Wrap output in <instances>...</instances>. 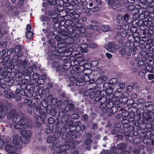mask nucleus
Listing matches in <instances>:
<instances>
[{
    "label": "nucleus",
    "mask_w": 154,
    "mask_h": 154,
    "mask_svg": "<svg viewBox=\"0 0 154 154\" xmlns=\"http://www.w3.org/2000/svg\"><path fill=\"white\" fill-rule=\"evenodd\" d=\"M137 121H135L134 123V125L138 127L139 129H141V132L139 134V137L141 138L144 137L151 135L152 132L149 131L148 128L152 131L150 128L149 125L152 124L151 122L154 121V117L153 119L152 116H138ZM153 130H152L153 131Z\"/></svg>",
    "instance_id": "1"
},
{
    "label": "nucleus",
    "mask_w": 154,
    "mask_h": 154,
    "mask_svg": "<svg viewBox=\"0 0 154 154\" xmlns=\"http://www.w3.org/2000/svg\"><path fill=\"white\" fill-rule=\"evenodd\" d=\"M63 128L66 130L69 129V131L64 133L63 135L61 136V138L63 141L68 143L72 140L75 139L77 137L76 134H74V131H76L77 127L74 123L73 120L66 122L64 124Z\"/></svg>",
    "instance_id": "2"
},
{
    "label": "nucleus",
    "mask_w": 154,
    "mask_h": 154,
    "mask_svg": "<svg viewBox=\"0 0 154 154\" xmlns=\"http://www.w3.org/2000/svg\"><path fill=\"white\" fill-rule=\"evenodd\" d=\"M59 122L57 121L56 125L55 131L53 134V137L54 139L59 138L60 136L62 134L63 135L64 133H66V130L63 127L59 126Z\"/></svg>",
    "instance_id": "3"
},
{
    "label": "nucleus",
    "mask_w": 154,
    "mask_h": 154,
    "mask_svg": "<svg viewBox=\"0 0 154 154\" xmlns=\"http://www.w3.org/2000/svg\"><path fill=\"white\" fill-rule=\"evenodd\" d=\"M28 116H7V118H12L13 121L15 123L23 122L29 123V120L27 118Z\"/></svg>",
    "instance_id": "4"
},
{
    "label": "nucleus",
    "mask_w": 154,
    "mask_h": 154,
    "mask_svg": "<svg viewBox=\"0 0 154 154\" xmlns=\"http://www.w3.org/2000/svg\"><path fill=\"white\" fill-rule=\"evenodd\" d=\"M106 48L108 51L111 52H114L116 50L120 48V46L118 45L115 44L114 42H109L107 43L105 45Z\"/></svg>",
    "instance_id": "5"
},
{
    "label": "nucleus",
    "mask_w": 154,
    "mask_h": 154,
    "mask_svg": "<svg viewBox=\"0 0 154 154\" xmlns=\"http://www.w3.org/2000/svg\"><path fill=\"white\" fill-rule=\"evenodd\" d=\"M63 43L62 41H59L58 42V47L61 48H60L58 51H55L53 52L52 55L54 56H66L65 55L66 52H65V50L64 48L62 49L63 48L64 46L62 45H60L61 44Z\"/></svg>",
    "instance_id": "6"
},
{
    "label": "nucleus",
    "mask_w": 154,
    "mask_h": 154,
    "mask_svg": "<svg viewBox=\"0 0 154 154\" xmlns=\"http://www.w3.org/2000/svg\"><path fill=\"white\" fill-rule=\"evenodd\" d=\"M141 138H142V140L144 144H149L151 143V145L154 146V135L153 134Z\"/></svg>",
    "instance_id": "7"
},
{
    "label": "nucleus",
    "mask_w": 154,
    "mask_h": 154,
    "mask_svg": "<svg viewBox=\"0 0 154 154\" xmlns=\"http://www.w3.org/2000/svg\"><path fill=\"white\" fill-rule=\"evenodd\" d=\"M99 88L98 86H96L92 89L90 88V89L87 91L85 92V94L87 95L90 94L91 98H93L95 97L96 94L98 92Z\"/></svg>",
    "instance_id": "8"
},
{
    "label": "nucleus",
    "mask_w": 154,
    "mask_h": 154,
    "mask_svg": "<svg viewBox=\"0 0 154 154\" xmlns=\"http://www.w3.org/2000/svg\"><path fill=\"white\" fill-rule=\"evenodd\" d=\"M50 17L51 18L53 19V21L55 23L54 26L56 28H59L60 25H63L64 24H65L66 25H67L66 24V22H64L63 21L61 22L62 20V18L59 17L57 18L56 17H52V15H50Z\"/></svg>",
    "instance_id": "9"
},
{
    "label": "nucleus",
    "mask_w": 154,
    "mask_h": 154,
    "mask_svg": "<svg viewBox=\"0 0 154 154\" xmlns=\"http://www.w3.org/2000/svg\"><path fill=\"white\" fill-rule=\"evenodd\" d=\"M91 67V65L90 63H85L83 65H80L79 66V70H82L83 72L84 73V75H88L89 73L85 72L86 71H89L90 70V69Z\"/></svg>",
    "instance_id": "10"
},
{
    "label": "nucleus",
    "mask_w": 154,
    "mask_h": 154,
    "mask_svg": "<svg viewBox=\"0 0 154 154\" xmlns=\"http://www.w3.org/2000/svg\"><path fill=\"white\" fill-rule=\"evenodd\" d=\"M100 95L96 97L95 99V101L97 102L98 101H101L104 99H106L105 96L106 93L104 90H101L99 93Z\"/></svg>",
    "instance_id": "11"
},
{
    "label": "nucleus",
    "mask_w": 154,
    "mask_h": 154,
    "mask_svg": "<svg viewBox=\"0 0 154 154\" xmlns=\"http://www.w3.org/2000/svg\"><path fill=\"white\" fill-rule=\"evenodd\" d=\"M25 123V122H19L14 125V127L17 129H20L22 128H26L28 127V123Z\"/></svg>",
    "instance_id": "12"
},
{
    "label": "nucleus",
    "mask_w": 154,
    "mask_h": 154,
    "mask_svg": "<svg viewBox=\"0 0 154 154\" xmlns=\"http://www.w3.org/2000/svg\"><path fill=\"white\" fill-rule=\"evenodd\" d=\"M118 96H114L113 97L112 99V101L116 105H118L122 103L121 98L119 96H120V94L117 92Z\"/></svg>",
    "instance_id": "13"
},
{
    "label": "nucleus",
    "mask_w": 154,
    "mask_h": 154,
    "mask_svg": "<svg viewBox=\"0 0 154 154\" xmlns=\"http://www.w3.org/2000/svg\"><path fill=\"white\" fill-rule=\"evenodd\" d=\"M20 133L21 134L26 138H29L31 137L32 135L31 131L26 130H20Z\"/></svg>",
    "instance_id": "14"
},
{
    "label": "nucleus",
    "mask_w": 154,
    "mask_h": 154,
    "mask_svg": "<svg viewBox=\"0 0 154 154\" xmlns=\"http://www.w3.org/2000/svg\"><path fill=\"white\" fill-rule=\"evenodd\" d=\"M74 107V105L72 103L68 104L66 107L62 110V112L66 113L67 112H69L72 110Z\"/></svg>",
    "instance_id": "15"
},
{
    "label": "nucleus",
    "mask_w": 154,
    "mask_h": 154,
    "mask_svg": "<svg viewBox=\"0 0 154 154\" xmlns=\"http://www.w3.org/2000/svg\"><path fill=\"white\" fill-rule=\"evenodd\" d=\"M107 80L108 78L107 76L103 75L98 77L97 79L96 82L98 85H100Z\"/></svg>",
    "instance_id": "16"
},
{
    "label": "nucleus",
    "mask_w": 154,
    "mask_h": 154,
    "mask_svg": "<svg viewBox=\"0 0 154 154\" xmlns=\"http://www.w3.org/2000/svg\"><path fill=\"white\" fill-rule=\"evenodd\" d=\"M70 146L68 144H66L61 146L59 148V151H61L63 154L67 153L66 150L69 149Z\"/></svg>",
    "instance_id": "17"
},
{
    "label": "nucleus",
    "mask_w": 154,
    "mask_h": 154,
    "mask_svg": "<svg viewBox=\"0 0 154 154\" xmlns=\"http://www.w3.org/2000/svg\"><path fill=\"white\" fill-rule=\"evenodd\" d=\"M106 1L108 2V4L111 6L112 7L115 9V8H117L118 6V2L115 0H106Z\"/></svg>",
    "instance_id": "18"
},
{
    "label": "nucleus",
    "mask_w": 154,
    "mask_h": 154,
    "mask_svg": "<svg viewBox=\"0 0 154 154\" xmlns=\"http://www.w3.org/2000/svg\"><path fill=\"white\" fill-rule=\"evenodd\" d=\"M127 117V116H122L123 120L122 121L121 123L123 125V128H127V129L130 125L128 122Z\"/></svg>",
    "instance_id": "19"
},
{
    "label": "nucleus",
    "mask_w": 154,
    "mask_h": 154,
    "mask_svg": "<svg viewBox=\"0 0 154 154\" xmlns=\"http://www.w3.org/2000/svg\"><path fill=\"white\" fill-rule=\"evenodd\" d=\"M109 99L106 100V99H104L101 101H100V104L99 105L100 108H105L107 106V105L109 104Z\"/></svg>",
    "instance_id": "20"
},
{
    "label": "nucleus",
    "mask_w": 154,
    "mask_h": 154,
    "mask_svg": "<svg viewBox=\"0 0 154 154\" xmlns=\"http://www.w3.org/2000/svg\"><path fill=\"white\" fill-rule=\"evenodd\" d=\"M5 149L10 154L15 152V148L12 145H6L5 146Z\"/></svg>",
    "instance_id": "21"
},
{
    "label": "nucleus",
    "mask_w": 154,
    "mask_h": 154,
    "mask_svg": "<svg viewBox=\"0 0 154 154\" xmlns=\"http://www.w3.org/2000/svg\"><path fill=\"white\" fill-rule=\"evenodd\" d=\"M123 21L124 22H126L127 23L129 24L131 22L132 19L129 15L126 14L123 16Z\"/></svg>",
    "instance_id": "22"
},
{
    "label": "nucleus",
    "mask_w": 154,
    "mask_h": 154,
    "mask_svg": "<svg viewBox=\"0 0 154 154\" xmlns=\"http://www.w3.org/2000/svg\"><path fill=\"white\" fill-rule=\"evenodd\" d=\"M57 116V117L55 121V120L54 118L51 117L48 118V124L51 125L52 126H54V124L55 125V124H56L57 121L58 120L59 121V119H58V118H60V116Z\"/></svg>",
    "instance_id": "23"
},
{
    "label": "nucleus",
    "mask_w": 154,
    "mask_h": 154,
    "mask_svg": "<svg viewBox=\"0 0 154 154\" xmlns=\"http://www.w3.org/2000/svg\"><path fill=\"white\" fill-rule=\"evenodd\" d=\"M13 142L14 144L16 146H18L19 149L22 146L20 144H19L20 140L17 137L14 136L13 137Z\"/></svg>",
    "instance_id": "24"
},
{
    "label": "nucleus",
    "mask_w": 154,
    "mask_h": 154,
    "mask_svg": "<svg viewBox=\"0 0 154 154\" xmlns=\"http://www.w3.org/2000/svg\"><path fill=\"white\" fill-rule=\"evenodd\" d=\"M124 135L125 136V138L129 141H131L133 139V137L131 135V132L129 131L124 132Z\"/></svg>",
    "instance_id": "25"
},
{
    "label": "nucleus",
    "mask_w": 154,
    "mask_h": 154,
    "mask_svg": "<svg viewBox=\"0 0 154 154\" xmlns=\"http://www.w3.org/2000/svg\"><path fill=\"white\" fill-rule=\"evenodd\" d=\"M71 67V63L69 62H65L63 66L61 65V68L65 70L68 69Z\"/></svg>",
    "instance_id": "26"
},
{
    "label": "nucleus",
    "mask_w": 154,
    "mask_h": 154,
    "mask_svg": "<svg viewBox=\"0 0 154 154\" xmlns=\"http://www.w3.org/2000/svg\"><path fill=\"white\" fill-rule=\"evenodd\" d=\"M62 33L64 35L67 36L70 38H73L75 36V34L73 33V32L63 31Z\"/></svg>",
    "instance_id": "27"
},
{
    "label": "nucleus",
    "mask_w": 154,
    "mask_h": 154,
    "mask_svg": "<svg viewBox=\"0 0 154 154\" xmlns=\"http://www.w3.org/2000/svg\"><path fill=\"white\" fill-rule=\"evenodd\" d=\"M88 45L86 44H82L80 47V51L82 52L86 53L88 51V50L87 48Z\"/></svg>",
    "instance_id": "28"
},
{
    "label": "nucleus",
    "mask_w": 154,
    "mask_h": 154,
    "mask_svg": "<svg viewBox=\"0 0 154 154\" xmlns=\"http://www.w3.org/2000/svg\"><path fill=\"white\" fill-rule=\"evenodd\" d=\"M67 29L69 32H74L75 31V24L72 23L70 25H68Z\"/></svg>",
    "instance_id": "29"
},
{
    "label": "nucleus",
    "mask_w": 154,
    "mask_h": 154,
    "mask_svg": "<svg viewBox=\"0 0 154 154\" xmlns=\"http://www.w3.org/2000/svg\"><path fill=\"white\" fill-rule=\"evenodd\" d=\"M127 147V145L124 143H120L117 145V148L121 150L125 149Z\"/></svg>",
    "instance_id": "30"
},
{
    "label": "nucleus",
    "mask_w": 154,
    "mask_h": 154,
    "mask_svg": "<svg viewBox=\"0 0 154 154\" xmlns=\"http://www.w3.org/2000/svg\"><path fill=\"white\" fill-rule=\"evenodd\" d=\"M7 113V111L4 108V106H0V116H5Z\"/></svg>",
    "instance_id": "31"
},
{
    "label": "nucleus",
    "mask_w": 154,
    "mask_h": 154,
    "mask_svg": "<svg viewBox=\"0 0 154 154\" xmlns=\"http://www.w3.org/2000/svg\"><path fill=\"white\" fill-rule=\"evenodd\" d=\"M77 69L80 70L79 66L75 65L72 67V69L70 70L69 73L70 74L72 75L75 74L76 71H77Z\"/></svg>",
    "instance_id": "32"
},
{
    "label": "nucleus",
    "mask_w": 154,
    "mask_h": 154,
    "mask_svg": "<svg viewBox=\"0 0 154 154\" xmlns=\"http://www.w3.org/2000/svg\"><path fill=\"white\" fill-rule=\"evenodd\" d=\"M85 75V76H81L82 77V78L83 79V80L84 82H87L88 81H89V82L90 83H92L94 82L93 81H92V82H90V78L88 76V75Z\"/></svg>",
    "instance_id": "33"
},
{
    "label": "nucleus",
    "mask_w": 154,
    "mask_h": 154,
    "mask_svg": "<svg viewBox=\"0 0 154 154\" xmlns=\"http://www.w3.org/2000/svg\"><path fill=\"white\" fill-rule=\"evenodd\" d=\"M4 96L9 99L14 98L15 97L14 94L12 92H10L8 94H5Z\"/></svg>",
    "instance_id": "34"
},
{
    "label": "nucleus",
    "mask_w": 154,
    "mask_h": 154,
    "mask_svg": "<svg viewBox=\"0 0 154 154\" xmlns=\"http://www.w3.org/2000/svg\"><path fill=\"white\" fill-rule=\"evenodd\" d=\"M33 70V68L32 66L28 67L25 70L24 72L25 73H26L28 75H30L31 73L32 72Z\"/></svg>",
    "instance_id": "35"
},
{
    "label": "nucleus",
    "mask_w": 154,
    "mask_h": 154,
    "mask_svg": "<svg viewBox=\"0 0 154 154\" xmlns=\"http://www.w3.org/2000/svg\"><path fill=\"white\" fill-rule=\"evenodd\" d=\"M135 137L133 139V142L134 143L139 144L142 141V138L140 139L141 137Z\"/></svg>",
    "instance_id": "36"
},
{
    "label": "nucleus",
    "mask_w": 154,
    "mask_h": 154,
    "mask_svg": "<svg viewBox=\"0 0 154 154\" xmlns=\"http://www.w3.org/2000/svg\"><path fill=\"white\" fill-rule=\"evenodd\" d=\"M44 79L42 78L38 79L37 81L38 84L39 85H42L45 83L44 79H46V77L45 75H44Z\"/></svg>",
    "instance_id": "37"
},
{
    "label": "nucleus",
    "mask_w": 154,
    "mask_h": 154,
    "mask_svg": "<svg viewBox=\"0 0 154 154\" xmlns=\"http://www.w3.org/2000/svg\"><path fill=\"white\" fill-rule=\"evenodd\" d=\"M101 29L104 32H107L110 31L111 29V28L109 26L105 25L102 26Z\"/></svg>",
    "instance_id": "38"
},
{
    "label": "nucleus",
    "mask_w": 154,
    "mask_h": 154,
    "mask_svg": "<svg viewBox=\"0 0 154 154\" xmlns=\"http://www.w3.org/2000/svg\"><path fill=\"white\" fill-rule=\"evenodd\" d=\"M117 82V80L116 79L113 78L109 80L108 84L110 85H115Z\"/></svg>",
    "instance_id": "39"
},
{
    "label": "nucleus",
    "mask_w": 154,
    "mask_h": 154,
    "mask_svg": "<svg viewBox=\"0 0 154 154\" xmlns=\"http://www.w3.org/2000/svg\"><path fill=\"white\" fill-rule=\"evenodd\" d=\"M135 116H127V119L128 122V123L129 122H134L133 123V124H134V122L136 121L134 120Z\"/></svg>",
    "instance_id": "40"
},
{
    "label": "nucleus",
    "mask_w": 154,
    "mask_h": 154,
    "mask_svg": "<svg viewBox=\"0 0 154 154\" xmlns=\"http://www.w3.org/2000/svg\"><path fill=\"white\" fill-rule=\"evenodd\" d=\"M35 113L36 116H39V114H40L41 112L40 107L38 108H35L33 109Z\"/></svg>",
    "instance_id": "41"
},
{
    "label": "nucleus",
    "mask_w": 154,
    "mask_h": 154,
    "mask_svg": "<svg viewBox=\"0 0 154 154\" xmlns=\"http://www.w3.org/2000/svg\"><path fill=\"white\" fill-rule=\"evenodd\" d=\"M134 101L133 99H130L127 100L126 104L127 106H130L133 105L134 104Z\"/></svg>",
    "instance_id": "42"
},
{
    "label": "nucleus",
    "mask_w": 154,
    "mask_h": 154,
    "mask_svg": "<svg viewBox=\"0 0 154 154\" xmlns=\"http://www.w3.org/2000/svg\"><path fill=\"white\" fill-rule=\"evenodd\" d=\"M32 32L27 31L26 34V37L28 39H30L32 37Z\"/></svg>",
    "instance_id": "43"
},
{
    "label": "nucleus",
    "mask_w": 154,
    "mask_h": 154,
    "mask_svg": "<svg viewBox=\"0 0 154 154\" xmlns=\"http://www.w3.org/2000/svg\"><path fill=\"white\" fill-rule=\"evenodd\" d=\"M63 102L62 100H60L57 102L56 103V106H55V107H57V109L58 110H60V109L61 107L62 106Z\"/></svg>",
    "instance_id": "44"
},
{
    "label": "nucleus",
    "mask_w": 154,
    "mask_h": 154,
    "mask_svg": "<svg viewBox=\"0 0 154 154\" xmlns=\"http://www.w3.org/2000/svg\"><path fill=\"white\" fill-rule=\"evenodd\" d=\"M145 7H141V8L139 9V12L140 14H144L145 12L146 11V9Z\"/></svg>",
    "instance_id": "45"
},
{
    "label": "nucleus",
    "mask_w": 154,
    "mask_h": 154,
    "mask_svg": "<svg viewBox=\"0 0 154 154\" xmlns=\"http://www.w3.org/2000/svg\"><path fill=\"white\" fill-rule=\"evenodd\" d=\"M140 2L141 3H143L145 6V7H146V5L147 6V5L145 4V3L147 2L148 3H150L153 1V0H150V2H149L148 0H139Z\"/></svg>",
    "instance_id": "46"
},
{
    "label": "nucleus",
    "mask_w": 154,
    "mask_h": 154,
    "mask_svg": "<svg viewBox=\"0 0 154 154\" xmlns=\"http://www.w3.org/2000/svg\"><path fill=\"white\" fill-rule=\"evenodd\" d=\"M21 49V47L20 45L16 46L14 48V52L17 54L20 52Z\"/></svg>",
    "instance_id": "47"
},
{
    "label": "nucleus",
    "mask_w": 154,
    "mask_h": 154,
    "mask_svg": "<svg viewBox=\"0 0 154 154\" xmlns=\"http://www.w3.org/2000/svg\"><path fill=\"white\" fill-rule=\"evenodd\" d=\"M41 104L42 106L44 108H46L48 107V102L45 100H43L42 101Z\"/></svg>",
    "instance_id": "48"
},
{
    "label": "nucleus",
    "mask_w": 154,
    "mask_h": 154,
    "mask_svg": "<svg viewBox=\"0 0 154 154\" xmlns=\"http://www.w3.org/2000/svg\"><path fill=\"white\" fill-rule=\"evenodd\" d=\"M32 78L34 80L38 79L40 77V75L37 73H34L32 76Z\"/></svg>",
    "instance_id": "49"
},
{
    "label": "nucleus",
    "mask_w": 154,
    "mask_h": 154,
    "mask_svg": "<svg viewBox=\"0 0 154 154\" xmlns=\"http://www.w3.org/2000/svg\"><path fill=\"white\" fill-rule=\"evenodd\" d=\"M63 0H56V4L60 6H63L64 2Z\"/></svg>",
    "instance_id": "50"
},
{
    "label": "nucleus",
    "mask_w": 154,
    "mask_h": 154,
    "mask_svg": "<svg viewBox=\"0 0 154 154\" xmlns=\"http://www.w3.org/2000/svg\"><path fill=\"white\" fill-rule=\"evenodd\" d=\"M53 130L52 128H48L45 131V133L47 134H49L51 133Z\"/></svg>",
    "instance_id": "51"
},
{
    "label": "nucleus",
    "mask_w": 154,
    "mask_h": 154,
    "mask_svg": "<svg viewBox=\"0 0 154 154\" xmlns=\"http://www.w3.org/2000/svg\"><path fill=\"white\" fill-rule=\"evenodd\" d=\"M16 115L18 116L19 114H18L15 110L11 111L9 114V116H15Z\"/></svg>",
    "instance_id": "52"
},
{
    "label": "nucleus",
    "mask_w": 154,
    "mask_h": 154,
    "mask_svg": "<svg viewBox=\"0 0 154 154\" xmlns=\"http://www.w3.org/2000/svg\"><path fill=\"white\" fill-rule=\"evenodd\" d=\"M48 2L51 5H55L57 3L55 0H48Z\"/></svg>",
    "instance_id": "53"
},
{
    "label": "nucleus",
    "mask_w": 154,
    "mask_h": 154,
    "mask_svg": "<svg viewBox=\"0 0 154 154\" xmlns=\"http://www.w3.org/2000/svg\"><path fill=\"white\" fill-rule=\"evenodd\" d=\"M152 104V103L150 102H146L143 104V106L146 107V109L147 110V109L149 108V106Z\"/></svg>",
    "instance_id": "54"
},
{
    "label": "nucleus",
    "mask_w": 154,
    "mask_h": 154,
    "mask_svg": "<svg viewBox=\"0 0 154 154\" xmlns=\"http://www.w3.org/2000/svg\"><path fill=\"white\" fill-rule=\"evenodd\" d=\"M58 138L54 139V138L53 141L51 142L52 146H55L57 144L59 141L58 140Z\"/></svg>",
    "instance_id": "55"
},
{
    "label": "nucleus",
    "mask_w": 154,
    "mask_h": 154,
    "mask_svg": "<svg viewBox=\"0 0 154 154\" xmlns=\"http://www.w3.org/2000/svg\"><path fill=\"white\" fill-rule=\"evenodd\" d=\"M57 102V99L56 98H54L51 101V104L53 106H55Z\"/></svg>",
    "instance_id": "56"
},
{
    "label": "nucleus",
    "mask_w": 154,
    "mask_h": 154,
    "mask_svg": "<svg viewBox=\"0 0 154 154\" xmlns=\"http://www.w3.org/2000/svg\"><path fill=\"white\" fill-rule=\"evenodd\" d=\"M135 129L133 125H129V127L128 128L127 130L129 131V132H132Z\"/></svg>",
    "instance_id": "57"
},
{
    "label": "nucleus",
    "mask_w": 154,
    "mask_h": 154,
    "mask_svg": "<svg viewBox=\"0 0 154 154\" xmlns=\"http://www.w3.org/2000/svg\"><path fill=\"white\" fill-rule=\"evenodd\" d=\"M89 47L92 48H95L97 47V45L94 43H90L88 45Z\"/></svg>",
    "instance_id": "58"
},
{
    "label": "nucleus",
    "mask_w": 154,
    "mask_h": 154,
    "mask_svg": "<svg viewBox=\"0 0 154 154\" xmlns=\"http://www.w3.org/2000/svg\"><path fill=\"white\" fill-rule=\"evenodd\" d=\"M118 133V130L117 129H113L112 130L110 134L112 135H115Z\"/></svg>",
    "instance_id": "59"
},
{
    "label": "nucleus",
    "mask_w": 154,
    "mask_h": 154,
    "mask_svg": "<svg viewBox=\"0 0 154 154\" xmlns=\"http://www.w3.org/2000/svg\"><path fill=\"white\" fill-rule=\"evenodd\" d=\"M92 142V140L91 139H87L85 141V143L87 145H90Z\"/></svg>",
    "instance_id": "60"
},
{
    "label": "nucleus",
    "mask_w": 154,
    "mask_h": 154,
    "mask_svg": "<svg viewBox=\"0 0 154 154\" xmlns=\"http://www.w3.org/2000/svg\"><path fill=\"white\" fill-rule=\"evenodd\" d=\"M63 0V6L66 7L69 6L70 5V2L69 0Z\"/></svg>",
    "instance_id": "61"
},
{
    "label": "nucleus",
    "mask_w": 154,
    "mask_h": 154,
    "mask_svg": "<svg viewBox=\"0 0 154 154\" xmlns=\"http://www.w3.org/2000/svg\"><path fill=\"white\" fill-rule=\"evenodd\" d=\"M53 137L52 135L48 136L47 138V142L48 143H51L53 140Z\"/></svg>",
    "instance_id": "62"
},
{
    "label": "nucleus",
    "mask_w": 154,
    "mask_h": 154,
    "mask_svg": "<svg viewBox=\"0 0 154 154\" xmlns=\"http://www.w3.org/2000/svg\"><path fill=\"white\" fill-rule=\"evenodd\" d=\"M18 60V56H15L13 58L12 62L13 63H15L17 62Z\"/></svg>",
    "instance_id": "63"
},
{
    "label": "nucleus",
    "mask_w": 154,
    "mask_h": 154,
    "mask_svg": "<svg viewBox=\"0 0 154 154\" xmlns=\"http://www.w3.org/2000/svg\"><path fill=\"white\" fill-rule=\"evenodd\" d=\"M133 152L134 154H139L141 151L137 148L133 149Z\"/></svg>",
    "instance_id": "64"
}]
</instances>
